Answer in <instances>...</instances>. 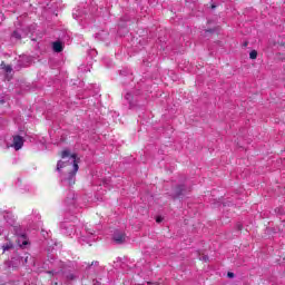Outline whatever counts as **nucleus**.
Here are the masks:
<instances>
[{
    "mask_svg": "<svg viewBox=\"0 0 285 285\" xmlns=\"http://www.w3.org/2000/svg\"><path fill=\"white\" fill-rule=\"evenodd\" d=\"M62 159L68 160H59L57 164V170L58 173L61 170V168H69L70 173L68 174L67 178H63L65 186H75V177L77 175V171L79 170V161H77V154H70V150L65 149L61 153Z\"/></svg>",
    "mask_w": 285,
    "mask_h": 285,
    "instance_id": "nucleus-1",
    "label": "nucleus"
},
{
    "mask_svg": "<svg viewBox=\"0 0 285 285\" xmlns=\"http://www.w3.org/2000/svg\"><path fill=\"white\" fill-rule=\"evenodd\" d=\"M61 230L63 235H67L70 237L75 233V226L68 224V223H62L61 224Z\"/></svg>",
    "mask_w": 285,
    "mask_h": 285,
    "instance_id": "nucleus-2",
    "label": "nucleus"
},
{
    "mask_svg": "<svg viewBox=\"0 0 285 285\" xmlns=\"http://www.w3.org/2000/svg\"><path fill=\"white\" fill-rule=\"evenodd\" d=\"M12 147L14 148V150H21V148H23V137L21 136L13 137Z\"/></svg>",
    "mask_w": 285,
    "mask_h": 285,
    "instance_id": "nucleus-3",
    "label": "nucleus"
},
{
    "mask_svg": "<svg viewBox=\"0 0 285 285\" xmlns=\"http://www.w3.org/2000/svg\"><path fill=\"white\" fill-rule=\"evenodd\" d=\"M114 242H116V244H124V242H126V234L120 232H115Z\"/></svg>",
    "mask_w": 285,
    "mask_h": 285,
    "instance_id": "nucleus-4",
    "label": "nucleus"
},
{
    "mask_svg": "<svg viewBox=\"0 0 285 285\" xmlns=\"http://www.w3.org/2000/svg\"><path fill=\"white\" fill-rule=\"evenodd\" d=\"M190 189H187L184 185L178 186L176 189V197H181V195H186V191Z\"/></svg>",
    "mask_w": 285,
    "mask_h": 285,
    "instance_id": "nucleus-5",
    "label": "nucleus"
},
{
    "mask_svg": "<svg viewBox=\"0 0 285 285\" xmlns=\"http://www.w3.org/2000/svg\"><path fill=\"white\" fill-rule=\"evenodd\" d=\"M53 52H62L63 51V43H61L60 41H56L53 42Z\"/></svg>",
    "mask_w": 285,
    "mask_h": 285,
    "instance_id": "nucleus-6",
    "label": "nucleus"
},
{
    "mask_svg": "<svg viewBox=\"0 0 285 285\" xmlns=\"http://www.w3.org/2000/svg\"><path fill=\"white\" fill-rule=\"evenodd\" d=\"M23 36V31L21 29H17L12 32V39H16L17 41H20L21 37Z\"/></svg>",
    "mask_w": 285,
    "mask_h": 285,
    "instance_id": "nucleus-7",
    "label": "nucleus"
},
{
    "mask_svg": "<svg viewBox=\"0 0 285 285\" xmlns=\"http://www.w3.org/2000/svg\"><path fill=\"white\" fill-rule=\"evenodd\" d=\"M125 99L128 101L129 106L132 107V94L127 92Z\"/></svg>",
    "mask_w": 285,
    "mask_h": 285,
    "instance_id": "nucleus-8",
    "label": "nucleus"
},
{
    "mask_svg": "<svg viewBox=\"0 0 285 285\" xmlns=\"http://www.w3.org/2000/svg\"><path fill=\"white\" fill-rule=\"evenodd\" d=\"M249 59H257V51L256 50H252L249 52Z\"/></svg>",
    "mask_w": 285,
    "mask_h": 285,
    "instance_id": "nucleus-9",
    "label": "nucleus"
},
{
    "mask_svg": "<svg viewBox=\"0 0 285 285\" xmlns=\"http://www.w3.org/2000/svg\"><path fill=\"white\" fill-rule=\"evenodd\" d=\"M1 67L6 70V72H12V67L4 66L3 62L1 63Z\"/></svg>",
    "mask_w": 285,
    "mask_h": 285,
    "instance_id": "nucleus-10",
    "label": "nucleus"
},
{
    "mask_svg": "<svg viewBox=\"0 0 285 285\" xmlns=\"http://www.w3.org/2000/svg\"><path fill=\"white\" fill-rule=\"evenodd\" d=\"M3 250H10V248H12V244H7L4 246H2Z\"/></svg>",
    "mask_w": 285,
    "mask_h": 285,
    "instance_id": "nucleus-11",
    "label": "nucleus"
},
{
    "mask_svg": "<svg viewBox=\"0 0 285 285\" xmlns=\"http://www.w3.org/2000/svg\"><path fill=\"white\" fill-rule=\"evenodd\" d=\"M87 235H89V237H95V230L92 229L87 230Z\"/></svg>",
    "mask_w": 285,
    "mask_h": 285,
    "instance_id": "nucleus-12",
    "label": "nucleus"
},
{
    "mask_svg": "<svg viewBox=\"0 0 285 285\" xmlns=\"http://www.w3.org/2000/svg\"><path fill=\"white\" fill-rule=\"evenodd\" d=\"M156 222H157V224H161V222H164V218H161L160 216H158V217L156 218Z\"/></svg>",
    "mask_w": 285,
    "mask_h": 285,
    "instance_id": "nucleus-13",
    "label": "nucleus"
},
{
    "mask_svg": "<svg viewBox=\"0 0 285 285\" xmlns=\"http://www.w3.org/2000/svg\"><path fill=\"white\" fill-rule=\"evenodd\" d=\"M67 279H75V275L73 274L67 275Z\"/></svg>",
    "mask_w": 285,
    "mask_h": 285,
    "instance_id": "nucleus-14",
    "label": "nucleus"
},
{
    "mask_svg": "<svg viewBox=\"0 0 285 285\" xmlns=\"http://www.w3.org/2000/svg\"><path fill=\"white\" fill-rule=\"evenodd\" d=\"M200 259H202L203 262H208V256H203Z\"/></svg>",
    "mask_w": 285,
    "mask_h": 285,
    "instance_id": "nucleus-15",
    "label": "nucleus"
},
{
    "mask_svg": "<svg viewBox=\"0 0 285 285\" xmlns=\"http://www.w3.org/2000/svg\"><path fill=\"white\" fill-rule=\"evenodd\" d=\"M227 277H235V274H234L233 272H229V273L227 274Z\"/></svg>",
    "mask_w": 285,
    "mask_h": 285,
    "instance_id": "nucleus-16",
    "label": "nucleus"
},
{
    "mask_svg": "<svg viewBox=\"0 0 285 285\" xmlns=\"http://www.w3.org/2000/svg\"><path fill=\"white\" fill-rule=\"evenodd\" d=\"M21 246H28V240H23Z\"/></svg>",
    "mask_w": 285,
    "mask_h": 285,
    "instance_id": "nucleus-17",
    "label": "nucleus"
},
{
    "mask_svg": "<svg viewBox=\"0 0 285 285\" xmlns=\"http://www.w3.org/2000/svg\"><path fill=\"white\" fill-rule=\"evenodd\" d=\"M98 265H99V262L91 263V266H98Z\"/></svg>",
    "mask_w": 285,
    "mask_h": 285,
    "instance_id": "nucleus-18",
    "label": "nucleus"
},
{
    "mask_svg": "<svg viewBox=\"0 0 285 285\" xmlns=\"http://www.w3.org/2000/svg\"><path fill=\"white\" fill-rule=\"evenodd\" d=\"M81 240H82V242H87V244H88V238H86V236H83V237L81 238Z\"/></svg>",
    "mask_w": 285,
    "mask_h": 285,
    "instance_id": "nucleus-19",
    "label": "nucleus"
},
{
    "mask_svg": "<svg viewBox=\"0 0 285 285\" xmlns=\"http://www.w3.org/2000/svg\"><path fill=\"white\" fill-rule=\"evenodd\" d=\"M70 204H75V198H72V200L70 202Z\"/></svg>",
    "mask_w": 285,
    "mask_h": 285,
    "instance_id": "nucleus-20",
    "label": "nucleus"
},
{
    "mask_svg": "<svg viewBox=\"0 0 285 285\" xmlns=\"http://www.w3.org/2000/svg\"><path fill=\"white\" fill-rule=\"evenodd\" d=\"M238 230H242V225H238Z\"/></svg>",
    "mask_w": 285,
    "mask_h": 285,
    "instance_id": "nucleus-21",
    "label": "nucleus"
}]
</instances>
